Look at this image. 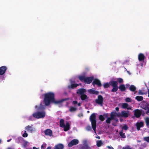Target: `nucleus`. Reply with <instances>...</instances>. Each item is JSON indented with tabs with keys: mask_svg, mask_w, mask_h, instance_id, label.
<instances>
[{
	"mask_svg": "<svg viewBox=\"0 0 149 149\" xmlns=\"http://www.w3.org/2000/svg\"><path fill=\"white\" fill-rule=\"evenodd\" d=\"M70 124L69 123L67 122L66 125H65V126L63 128H64V130L65 131H67L69 130L70 129Z\"/></svg>",
	"mask_w": 149,
	"mask_h": 149,
	"instance_id": "obj_22",
	"label": "nucleus"
},
{
	"mask_svg": "<svg viewBox=\"0 0 149 149\" xmlns=\"http://www.w3.org/2000/svg\"><path fill=\"white\" fill-rule=\"evenodd\" d=\"M96 138L98 139H100V136H96Z\"/></svg>",
	"mask_w": 149,
	"mask_h": 149,
	"instance_id": "obj_54",
	"label": "nucleus"
},
{
	"mask_svg": "<svg viewBox=\"0 0 149 149\" xmlns=\"http://www.w3.org/2000/svg\"><path fill=\"white\" fill-rule=\"evenodd\" d=\"M8 149H11V148H8Z\"/></svg>",
	"mask_w": 149,
	"mask_h": 149,
	"instance_id": "obj_63",
	"label": "nucleus"
},
{
	"mask_svg": "<svg viewBox=\"0 0 149 149\" xmlns=\"http://www.w3.org/2000/svg\"><path fill=\"white\" fill-rule=\"evenodd\" d=\"M113 114L115 115V116H114V118L113 120H115L116 122L118 121V119L116 117H120V115L118 113H117V112L116 113H113Z\"/></svg>",
	"mask_w": 149,
	"mask_h": 149,
	"instance_id": "obj_26",
	"label": "nucleus"
},
{
	"mask_svg": "<svg viewBox=\"0 0 149 149\" xmlns=\"http://www.w3.org/2000/svg\"><path fill=\"white\" fill-rule=\"evenodd\" d=\"M143 139L145 141L149 143V136L144 137Z\"/></svg>",
	"mask_w": 149,
	"mask_h": 149,
	"instance_id": "obj_38",
	"label": "nucleus"
},
{
	"mask_svg": "<svg viewBox=\"0 0 149 149\" xmlns=\"http://www.w3.org/2000/svg\"><path fill=\"white\" fill-rule=\"evenodd\" d=\"M110 149H114L112 147Z\"/></svg>",
	"mask_w": 149,
	"mask_h": 149,
	"instance_id": "obj_60",
	"label": "nucleus"
},
{
	"mask_svg": "<svg viewBox=\"0 0 149 149\" xmlns=\"http://www.w3.org/2000/svg\"><path fill=\"white\" fill-rule=\"evenodd\" d=\"M45 115V112H35L33 114V116L37 119L44 118Z\"/></svg>",
	"mask_w": 149,
	"mask_h": 149,
	"instance_id": "obj_4",
	"label": "nucleus"
},
{
	"mask_svg": "<svg viewBox=\"0 0 149 149\" xmlns=\"http://www.w3.org/2000/svg\"><path fill=\"white\" fill-rule=\"evenodd\" d=\"M127 112H129V111H127Z\"/></svg>",
	"mask_w": 149,
	"mask_h": 149,
	"instance_id": "obj_64",
	"label": "nucleus"
},
{
	"mask_svg": "<svg viewBox=\"0 0 149 149\" xmlns=\"http://www.w3.org/2000/svg\"><path fill=\"white\" fill-rule=\"evenodd\" d=\"M146 93L144 92H143L141 90H139L138 92V94L139 95H143Z\"/></svg>",
	"mask_w": 149,
	"mask_h": 149,
	"instance_id": "obj_40",
	"label": "nucleus"
},
{
	"mask_svg": "<svg viewBox=\"0 0 149 149\" xmlns=\"http://www.w3.org/2000/svg\"><path fill=\"white\" fill-rule=\"evenodd\" d=\"M122 107L123 108L126 109H131L132 108L131 107L129 106L128 104L126 103L123 104Z\"/></svg>",
	"mask_w": 149,
	"mask_h": 149,
	"instance_id": "obj_21",
	"label": "nucleus"
},
{
	"mask_svg": "<svg viewBox=\"0 0 149 149\" xmlns=\"http://www.w3.org/2000/svg\"><path fill=\"white\" fill-rule=\"evenodd\" d=\"M118 114H120V117H127L128 116L129 113H128L129 112H121L122 113L121 114L120 113V112H118Z\"/></svg>",
	"mask_w": 149,
	"mask_h": 149,
	"instance_id": "obj_23",
	"label": "nucleus"
},
{
	"mask_svg": "<svg viewBox=\"0 0 149 149\" xmlns=\"http://www.w3.org/2000/svg\"><path fill=\"white\" fill-rule=\"evenodd\" d=\"M121 112H126V111H122Z\"/></svg>",
	"mask_w": 149,
	"mask_h": 149,
	"instance_id": "obj_61",
	"label": "nucleus"
},
{
	"mask_svg": "<svg viewBox=\"0 0 149 149\" xmlns=\"http://www.w3.org/2000/svg\"><path fill=\"white\" fill-rule=\"evenodd\" d=\"M99 118L101 121H103L105 119V118L102 115H100L99 116Z\"/></svg>",
	"mask_w": 149,
	"mask_h": 149,
	"instance_id": "obj_36",
	"label": "nucleus"
},
{
	"mask_svg": "<svg viewBox=\"0 0 149 149\" xmlns=\"http://www.w3.org/2000/svg\"><path fill=\"white\" fill-rule=\"evenodd\" d=\"M33 149H38V148H36V147H33Z\"/></svg>",
	"mask_w": 149,
	"mask_h": 149,
	"instance_id": "obj_56",
	"label": "nucleus"
},
{
	"mask_svg": "<svg viewBox=\"0 0 149 149\" xmlns=\"http://www.w3.org/2000/svg\"><path fill=\"white\" fill-rule=\"evenodd\" d=\"M96 116L95 113H92L90 116V120L91 122L92 128L93 130L95 132L96 127Z\"/></svg>",
	"mask_w": 149,
	"mask_h": 149,
	"instance_id": "obj_2",
	"label": "nucleus"
},
{
	"mask_svg": "<svg viewBox=\"0 0 149 149\" xmlns=\"http://www.w3.org/2000/svg\"><path fill=\"white\" fill-rule=\"evenodd\" d=\"M78 116L79 117H81L83 116V114L82 113H81L79 114Z\"/></svg>",
	"mask_w": 149,
	"mask_h": 149,
	"instance_id": "obj_47",
	"label": "nucleus"
},
{
	"mask_svg": "<svg viewBox=\"0 0 149 149\" xmlns=\"http://www.w3.org/2000/svg\"><path fill=\"white\" fill-rule=\"evenodd\" d=\"M116 113V112H111L110 115V117H108L106 120V122L108 124H109L111 123V121L113 120L114 118V116L115 115L113 114V113Z\"/></svg>",
	"mask_w": 149,
	"mask_h": 149,
	"instance_id": "obj_6",
	"label": "nucleus"
},
{
	"mask_svg": "<svg viewBox=\"0 0 149 149\" xmlns=\"http://www.w3.org/2000/svg\"><path fill=\"white\" fill-rule=\"evenodd\" d=\"M103 144V143L101 140L97 141V146L98 147L101 146Z\"/></svg>",
	"mask_w": 149,
	"mask_h": 149,
	"instance_id": "obj_31",
	"label": "nucleus"
},
{
	"mask_svg": "<svg viewBox=\"0 0 149 149\" xmlns=\"http://www.w3.org/2000/svg\"><path fill=\"white\" fill-rule=\"evenodd\" d=\"M129 89L130 91L134 92V94L136 92V87L134 85H131L129 87Z\"/></svg>",
	"mask_w": 149,
	"mask_h": 149,
	"instance_id": "obj_17",
	"label": "nucleus"
},
{
	"mask_svg": "<svg viewBox=\"0 0 149 149\" xmlns=\"http://www.w3.org/2000/svg\"><path fill=\"white\" fill-rule=\"evenodd\" d=\"M88 91L91 93L96 95H97L99 93V92L98 91H96L94 90L90 89L88 90Z\"/></svg>",
	"mask_w": 149,
	"mask_h": 149,
	"instance_id": "obj_25",
	"label": "nucleus"
},
{
	"mask_svg": "<svg viewBox=\"0 0 149 149\" xmlns=\"http://www.w3.org/2000/svg\"><path fill=\"white\" fill-rule=\"evenodd\" d=\"M11 140V139H10L8 140L7 141L8 142H9Z\"/></svg>",
	"mask_w": 149,
	"mask_h": 149,
	"instance_id": "obj_55",
	"label": "nucleus"
},
{
	"mask_svg": "<svg viewBox=\"0 0 149 149\" xmlns=\"http://www.w3.org/2000/svg\"><path fill=\"white\" fill-rule=\"evenodd\" d=\"M93 79V77H86L84 83L87 84H90L92 82Z\"/></svg>",
	"mask_w": 149,
	"mask_h": 149,
	"instance_id": "obj_11",
	"label": "nucleus"
},
{
	"mask_svg": "<svg viewBox=\"0 0 149 149\" xmlns=\"http://www.w3.org/2000/svg\"><path fill=\"white\" fill-rule=\"evenodd\" d=\"M149 112H146V113H148Z\"/></svg>",
	"mask_w": 149,
	"mask_h": 149,
	"instance_id": "obj_62",
	"label": "nucleus"
},
{
	"mask_svg": "<svg viewBox=\"0 0 149 149\" xmlns=\"http://www.w3.org/2000/svg\"><path fill=\"white\" fill-rule=\"evenodd\" d=\"M33 125L31 126L28 125L25 127V129L27 131L32 132L34 131V128L33 127Z\"/></svg>",
	"mask_w": 149,
	"mask_h": 149,
	"instance_id": "obj_15",
	"label": "nucleus"
},
{
	"mask_svg": "<svg viewBox=\"0 0 149 149\" xmlns=\"http://www.w3.org/2000/svg\"><path fill=\"white\" fill-rule=\"evenodd\" d=\"M143 108L146 111V112H149V103H145Z\"/></svg>",
	"mask_w": 149,
	"mask_h": 149,
	"instance_id": "obj_16",
	"label": "nucleus"
},
{
	"mask_svg": "<svg viewBox=\"0 0 149 149\" xmlns=\"http://www.w3.org/2000/svg\"><path fill=\"white\" fill-rule=\"evenodd\" d=\"M46 146V143L42 144L41 147V149H45Z\"/></svg>",
	"mask_w": 149,
	"mask_h": 149,
	"instance_id": "obj_42",
	"label": "nucleus"
},
{
	"mask_svg": "<svg viewBox=\"0 0 149 149\" xmlns=\"http://www.w3.org/2000/svg\"><path fill=\"white\" fill-rule=\"evenodd\" d=\"M119 134L122 138H125L126 137L125 134L123 133L122 130L119 132Z\"/></svg>",
	"mask_w": 149,
	"mask_h": 149,
	"instance_id": "obj_33",
	"label": "nucleus"
},
{
	"mask_svg": "<svg viewBox=\"0 0 149 149\" xmlns=\"http://www.w3.org/2000/svg\"><path fill=\"white\" fill-rule=\"evenodd\" d=\"M64 147V146L63 144L59 143L55 146L54 149H63Z\"/></svg>",
	"mask_w": 149,
	"mask_h": 149,
	"instance_id": "obj_18",
	"label": "nucleus"
},
{
	"mask_svg": "<svg viewBox=\"0 0 149 149\" xmlns=\"http://www.w3.org/2000/svg\"><path fill=\"white\" fill-rule=\"evenodd\" d=\"M133 112H141V111H140L139 110L137 109L134 110Z\"/></svg>",
	"mask_w": 149,
	"mask_h": 149,
	"instance_id": "obj_50",
	"label": "nucleus"
},
{
	"mask_svg": "<svg viewBox=\"0 0 149 149\" xmlns=\"http://www.w3.org/2000/svg\"><path fill=\"white\" fill-rule=\"evenodd\" d=\"M77 105L78 106H81V104L80 103H78Z\"/></svg>",
	"mask_w": 149,
	"mask_h": 149,
	"instance_id": "obj_53",
	"label": "nucleus"
},
{
	"mask_svg": "<svg viewBox=\"0 0 149 149\" xmlns=\"http://www.w3.org/2000/svg\"><path fill=\"white\" fill-rule=\"evenodd\" d=\"M44 97L43 101L45 105H43L41 103L39 106L36 105L35 108L37 112H43L45 109V106H48L51 103H53L56 104H61L64 101L67 100L66 98L56 100L55 99V95L54 93L48 92L44 94Z\"/></svg>",
	"mask_w": 149,
	"mask_h": 149,
	"instance_id": "obj_1",
	"label": "nucleus"
},
{
	"mask_svg": "<svg viewBox=\"0 0 149 149\" xmlns=\"http://www.w3.org/2000/svg\"><path fill=\"white\" fill-rule=\"evenodd\" d=\"M111 86L113 87L111 90V92H115L117 91L118 90V82L116 81H111L110 83Z\"/></svg>",
	"mask_w": 149,
	"mask_h": 149,
	"instance_id": "obj_3",
	"label": "nucleus"
},
{
	"mask_svg": "<svg viewBox=\"0 0 149 149\" xmlns=\"http://www.w3.org/2000/svg\"><path fill=\"white\" fill-rule=\"evenodd\" d=\"M136 128L138 130H139L141 127H143L144 126V123L143 122L141 121L139 122H137L136 123Z\"/></svg>",
	"mask_w": 149,
	"mask_h": 149,
	"instance_id": "obj_10",
	"label": "nucleus"
},
{
	"mask_svg": "<svg viewBox=\"0 0 149 149\" xmlns=\"http://www.w3.org/2000/svg\"><path fill=\"white\" fill-rule=\"evenodd\" d=\"M122 129L127 130L128 129V127L126 124L124 125L122 128Z\"/></svg>",
	"mask_w": 149,
	"mask_h": 149,
	"instance_id": "obj_39",
	"label": "nucleus"
},
{
	"mask_svg": "<svg viewBox=\"0 0 149 149\" xmlns=\"http://www.w3.org/2000/svg\"><path fill=\"white\" fill-rule=\"evenodd\" d=\"M122 149H132V148H130L129 147H123Z\"/></svg>",
	"mask_w": 149,
	"mask_h": 149,
	"instance_id": "obj_46",
	"label": "nucleus"
},
{
	"mask_svg": "<svg viewBox=\"0 0 149 149\" xmlns=\"http://www.w3.org/2000/svg\"><path fill=\"white\" fill-rule=\"evenodd\" d=\"M146 125L147 127H149V118L147 117L145 119Z\"/></svg>",
	"mask_w": 149,
	"mask_h": 149,
	"instance_id": "obj_34",
	"label": "nucleus"
},
{
	"mask_svg": "<svg viewBox=\"0 0 149 149\" xmlns=\"http://www.w3.org/2000/svg\"><path fill=\"white\" fill-rule=\"evenodd\" d=\"M135 99L138 101H141L143 100V98L142 96H137L135 97Z\"/></svg>",
	"mask_w": 149,
	"mask_h": 149,
	"instance_id": "obj_30",
	"label": "nucleus"
},
{
	"mask_svg": "<svg viewBox=\"0 0 149 149\" xmlns=\"http://www.w3.org/2000/svg\"><path fill=\"white\" fill-rule=\"evenodd\" d=\"M126 88H129V87H130V85L129 84H126Z\"/></svg>",
	"mask_w": 149,
	"mask_h": 149,
	"instance_id": "obj_48",
	"label": "nucleus"
},
{
	"mask_svg": "<svg viewBox=\"0 0 149 149\" xmlns=\"http://www.w3.org/2000/svg\"><path fill=\"white\" fill-rule=\"evenodd\" d=\"M111 81H110L109 83H104L103 85V86L104 88H108L110 87V84Z\"/></svg>",
	"mask_w": 149,
	"mask_h": 149,
	"instance_id": "obj_29",
	"label": "nucleus"
},
{
	"mask_svg": "<svg viewBox=\"0 0 149 149\" xmlns=\"http://www.w3.org/2000/svg\"><path fill=\"white\" fill-rule=\"evenodd\" d=\"M81 84H72L70 85H69L68 86V88L69 89H73L74 88H76L78 86L81 85Z\"/></svg>",
	"mask_w": 149,
	"mask_h": 149,
	"instance_id": "obj_20",
	"label": "nucleus"
},
{
	"mask_svg": "<svg viewBox=\"0 0 149 149\" xmlns=\"http://www.w3.org/2000/svg\"><path fill=\"white\" fill-rule=\"evenodd\" d=\"M104 118H108V113H105V114H104Z\"/></svg>",
	"mask_w": 149,
	"mask_h": 149,
	"instance_id": "obj_49",
	"label": "nucleus"
},
{
	"mask_svg": "<svg viewBox=\"0 0 149 149\" xmlns=\"http://www.w3.org/2000/svg\"><path fill=\"white\" fill-rule=\"evenodd\" d=\"M80 98L83 101L85 100L86 99H88V98L87 95L85 94L81 95Z\"/></svg>",
	"mask_w": 149,
	"mask_h": 149,
	"instance_id": "obj_27",
	"label": "nucleus"
},
{
	"mask_svg": "<svg viewBox=\"0 0 149 149\" xmlns=\"http://www.w3.org/2000/svg\"><path fill=\"white\" fill-rule=\"evenodd\" d=\"M91 128L90 126L88 125L86 127V130H87L88 131H89L90 130H91Z\"/></svg>",
	"mask_w": 149,
	"mask_h": 149,
	"instance_id": "obj_44",
	"label": "nucleus"
},
{
	"mask_svg": "<svg viewBox=\"0 0 149 149\" xmlns=\"http://www.w3.org/2000/svg\"><path fill=\"white\" fill-rule=\"evenodd\" d=\"M103 98L102 96L100 95H98L97 98L95 100L96 103L101 106L103 105Z\"/></svg>",
	"mask_w": 149,
	"mask_h": 149,
	"instance_id": "obj_5",
	"label": "nucleus"
},
{
	"mask_svg": "<svg viewBox=\"0 0 149 149\" xmlns=\"http://www.w3.org/2000/svg\"><path fill=\"white\" fill-rule=\"evenodd\" d=\"M145 58V56L143 54L140 53L138 55V58L139 61H144Z\"/></svg>",
	"mask_w": 149,
	"mask_h": 149,
	"instance_id": "obj_12",
	"label": "nucleus"
},
{
	"mask_svg": "<svg viewBox=\"0 0 149 149\" xmlns=\"http://www.w3.org/2000/svg\"><path fill=\"white\" fill-rule=\"evenodd\" d=\"M44 133L45 135L51 136L52 135V131L49 129H47L44 131Z\"/></svg>",
	"mask_w": 149,
	"mask_h": 149,
	"instance_id": "obj_14",
	"label": "nucleus"
},
{
	"mask_svg": "<svg viewBox=\"0 0 149 149\" xmlns=\"http://www.w3.org/2000/svg\"><path fill=\"white\" fill-rule=\"evenodd\" d=\"M134 115L137 118H139L142 114V116H144L145 114V112H143V113L142 114V112H134Z\"/></svg>",
	"mask_w": 149,
	"mask_h": 149,
	"instance_id": "obj_24",
	"label": "nucleus"
},
{
	"mask_svg": "<svg viewBox=\"0 0 149 149\" xmlns=\"http://www.w3.org/2000/svg\"><path fill=\"white\" fill-rule=\"evenodd\" d=\"M118 88L121 92H124L126 91V88L124 84H122L119 85Z\"/></svg>",
	"mask_w": 149,
	"mask_h": 149,
	"instance_id": "obj_19",
	"label": "nucleus"
},
{
	"mask_svg": "<svg viewBox=\"0 0 149 149\" xmlns=\"http://www.w3.org/2000/svg\"><path fill=\"white\" fill-rule=\"evenodd\" d=\"M117 80L120 83H121L123 82V80L121 78H118L117 79Z\"/></svg>",
	"mask_w": 149,
	"mask_h": 149,
	"instance_id": "obj_37",
	"label": "nucleus"
},
{
	"mask_svg": "<svg viewBox=\"0 0 149 149\" xmlns=\"http://www.w3.org/2000/svg\"><path fill=\"white\" fill-rule=\"evenodd\" d=\"M86 77L84 76H79L78 78L81 81H85Z\"/></svg>",
	"mask_w": 149,
	"mask_h": 149,
	"instance_id": "obj_32",
	"label": "nucleus"
},
{
	"mask_svg": "<svg viewBox=\"0 0 149 149\" xmlns=\"http://www.w3.org/2000/svg\"><path fill=\"white\" fill-rule=\"evenodd\" d=\"M46 149H52L51 147V146H48Z\"/></svg>",
	"mask_w": 149,
	"mask_h": 149,
	"instance_id": "obj_52",
	"label": "nucleus"
},
{
	"mask_svg": "<svg viewBox=\"0 0 149 149\" xmlns=\"http://www.w3.org/2000/svg\"><path fill=\"white\" fill-rule=\"evenodd\" d=\"M131 101V99L130 97H127L125 99V101L127 102H130Z\"/></svg>",
	"mask_w": 149,
	"mask_h": 149,
	"instance_id": "obj_41",
	"label": "nucleus"
},
{
	"mask_svg": "<svg viewBox=\"0 0 149 149\" xmlns=\"http://www.w3.org/2000/svg\"><path fill=\"white\" fill-rule=\"evenodd\" d=\"M79 143V141L77 139H74L71 140L68 143V146L70 147L76 145L78 144Z\"/></svg>",
	"mask_w": 149,
	"mask_h": 149,
	"instance_id": "obj_7",
	"label": "nucleus"
},
{
	"mask_svg": "<svg viewBox=\"0 0 149 149\" xmlns=\"http://www.w3.org/2000/svg\"><path fill=\"white\" fill-rule=\"evenodd\" d=\"M1 139H0V143H1Z\"/></svg>",
	"mask_w": 149,
	"mask_h": 149,
	"instance_id": "obj_59",
	"label": "nucleus"
},
{
	"mask_svg": "<svg viewBox=\"0 0 149 149\" xmlns=\"http://www.w3.org/2000/svg\"><path fill=\"white\" fill-rule=\"evenodd\" d=\"M92 84L94 86L95 84L97 85L98 87H100L102 86L100 81L97 79H95L94 80Z\"/></svg>",
	"mask_w": 149,
	"mask_h": 149,
	"instance_id": "obj_9",
	"label": "nucleus"
},
{
	"mask_svg": "<svg viewBox=\"0 0 149 149\" xmlns=\"http://www.w3.org/2000/svg\"><path fill=\"white\" fill-rule=\"evenodd\" d=\"M115 109L116 111H118L119 110V108L118 107H116V108Z\"/></svg>",
	"mask_w": 149,
	"mask_h": 149,
	"instance_id": "obj_51",
	"label": "nucleus"
},
{
	"mask_svg": "<svg viewBox=\"0 0 149 149\" xmlns=\"http://www.w3.org/2000/svg\"><path fill=\"white\" fill-rule=\"evenodd\" d=\"M72 104L74 105H76L77 104V101H73Z\"/></svg>",
	"mask_w": 149,
	"mask_h": 149,
	"instance_id": "obj_45",
	"label": "nucleus"
},
{
	"mask_svg": "<svg viewBox=\"0 0 149 149\" xmlns=\"http://www.w3.org/2000/svg\"><path fill=\"white\" fill-rule=\"evenodd\" d=\"M26 131H25L24 132V133L22 135V136L24 137H26L28 136V134L27 133H26Z\"/></svg>",
	"mask_w": 149,
	"mask_h": 149,
	"instance_id": "obj_43",
	"label": "nucleus"
},
{
	"mask_svg": "<svg viewBox=\"0 0 149 149\" xmlns=\"http://www.w3.org/2000/svg\"><path fill=\"white\" fill-rule=\"evenodd\" d=\"M148 97H149V91H148Z\"/></svg>",
	"mask_w": 149,
	"mask_h": 149,
	"instance_id": "obj_57",
	"label": "nucleus"
},
{
	"mask_svg": "<svg viewBox=\"0 0 149 149\" xmlns=\"http://www.w3.org/2000/svg\"><path fill=\"white\" fill-rule=\"evenodd\" d=\"M86 92L85 89L83 88H80L77 90V93L78 94H79L80 95L84 94Z\"/></svg>",
	"mask_w": 149,
	"mask_h": 149,
	"instance_id": "obj_13",
	"label": "nucleus"
},
{
	"mask_svg": "<svg viewBox=\"0 0 149 149\" xmlns=\"http://www.w3.org/2000/svg\"><path fill=\"white\" fill-rule=\"evenodd\" d=\"M64 120L63 119H61L60 122V126L61 127H64L65 126Z\"/></svg>",
	"mask_w": 149,
	"mask_h": 149,
	"instance_id": "obj_28",
	"label": "nucleus"
},
{
	"mask_svg": "<svg viewBox=\"0 0 149 149\" xmlns=\"http://www.w3.org/2000/svg\"><path fill=\"white\" fill-rule=\"evenodd\" d=\"M120 120L121 122H122V120L121 119H120Z\"/></svg>",
	"mask_w": 149,
	"mask_h": 149,
	"instance_id": "obj_58",
	"label": "nucleus"
},
{
	"mask_svg": "<svg viewBox=\"0 0 149 149\" xmlns=\"http://www.w3.org/2000/svg\"><path fill=\"white\" fill-rule=\"evenodd\" d=\"M7 69V68L5 66H3L0 67V75H2L6 72Z\"/></svg>",
	"mask_w": 149,
	"mask_h": 149,
	"instance_id": "obj_8",
	"label": "nucleus"
},
{
	"mask_svg": "<svg viewBox=\"0 0 149 149\" xmlns=\"http://www.w3.org/2000/svg\"><path fill=\"white\" fill-rule=\"evenodd\" d=\"M77 108L73 107H70L69 111H76Z\"/></svg>",
	"mask_w": 149,
	"mask_h": 149,
	"instance_id": "obj_35",
	"label": "nucleus"
}]
</instances>
